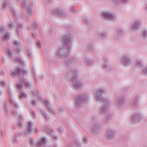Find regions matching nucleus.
Returning a JSON list of instances; mask_svg holds the SVG:
<instances>
[{"label":"nucleus","instance_id":"63","mask_svg":"<svg viewBox=\"0 0 147 147\" xmlns=\"http://www.w3.org/2000/svg\"><path fill=\"white\" fill-rule=\"evenodd\" d=\"M84 22H85V23H87V19L86 18H84Z\"/></svg>","mask_w":147,"mask_h":147},{"label":"nucleus","instance_id":"48","mask_svg":"<svg viewBox=\"0 0 147 147\" xmlns=\"http://www.w3.org/2000/svg\"><path fill=\"white\" fill-rule=\"evenodd\" d=\"M9 28L10 29L13 27L14 26V24L11 22H9L8 24Z\"/></svg>","mask_w":147,"mask_h":147},{"label":"nucleus","instance_id":"44","mask_svg":"<svg viewBox=\"0 0 147 147\" xmlns=\"http://www.w3.org/2000/svg\"><path fill=\"white\" fill-rule=\"evenodd\" d=\"M28 5V3L27 2H24L22 3V7L25 9V10H26L27 8V6Z\"/></svg>","mask_w":147,"mask_h":147},{"label":"nucleus","instance_id":"5","mask_svg":"<svg viewBox=\"0 0 147 147\" xmlns=\"http://www.w3.org/2000/svg\"><path fill=\"white\" fill-rule=\"evenodd\" d=\"M100 16L102 19L104 20H113L115 19V14L112 12L108 10H104L102 11Z\"/></svg>","mask_w":147,"mask_h":147},{"label":"nucleus","instance_id":"52","mask_svg":"<svg viewBox=\"0 0 147 147\" xmlns=\"http://www.w3.org/2000/svg\"><path fill=\"white\" fill-rule=\"evenodd\" d=\"M121 3L125 4L128 3L129 0H120Z\"/></svg>","mask_w":147,"mask_h":147},{"label":"nucleus","instance_id":"28","mask_svg":"<svg viewBox=\"0 0 147 147\" xmlns=\"http://www.w3.org/2000/svg\"><path fill=\"white\" fill-rule=\"evenodd\" d=\"M12 43L16 47L18 51V54H19V52L22 50L21 44L20 42L18 41L13 40L12 41Z\"/></svg>","mask_w":147,"mask_h":147},{"label":"nucleus","instance_id":"53","mask_svg":"<svg viewBox=\"0 0 147 147\" xmlns=\"http://www.w3.org/2000/svg\"><path fill=\"white\" fill-rule=\"evenodd\" d=\"M58 109L59 111H60L61 112H62L64 111V109L62 106H60L58 107Z\"/></svg>","mask_w":147,"mask_h":147},{"label":"nucleus","instance_id":"47","mask_svg":"<svg viewBox=\"0 0 147 147\" xmlns=\"http://www.w3.org/2000/svg\"><path fill=\"white\" fill-rule=\"evenodd\" d=\"M12 141L13 143H17L18 142V140L17 139V136L15 135L14 137L13 138Z\"/></svg>","mask_w":147,"mask_h":147},{"label":"nucleus","instance_id":"21","mask_svg":"<svg viewBox=\"0 0 147 147\" xmlns=\"http://www.w3.org/2000/svg\"><path fill=\"white\" fill-rule=\"evenodd\" d=\"M124 30L122 28H119L116 31L114 34V36L117 38H119L123 36Z\"/></svg>","mask_w":147,"mask_h":147},{"label":"nucleus","instance_id":"45","mask_svg":"<svg viewBox=\"0 0 147 147\" xmlns=\"http://www.w3.org/2000/svg\"><path fill=\"white\" fill-rule=\"evenodd\" d=\"M36 93L37 94L38 98V100L39 101L42 100V99L41 96V94L40 92L38 91H37L36 92Z\"/></svg>","mask_w":147,"mask_h":147},{"label":"nucleus","instance_id":"10","mask_svg":"<svg viewBox=\"0 0 147 147\" xmlns=\"http://www.w3.org/2000/svg\"><path fill=\"white\" fill-rule=\"evenodd\" d=\"M23 85H24L27 88H30L31 86L30 84L25 80L23 77H20L19 81L17 83V86L19 89L21 90L22 88Z\"/></svg>","mask_w":147,"mask_h":147},{"label":"nucleus","instance_id":"18","mask_svg":"<svg viewBox=\"0 0 147 147\" xmlns=\"http://www.w3.org/2000/svg\"><path fill=\"white\" fill-rule=\"evenodd\" d=\"M115 104L117 107L120 108L122 107L125 104L124 97L121 96L119 98L116 99Z\"/></svg>","mask_w":147,"mask_h":147},{"label":"nucleus","instance_id":"11","mask_svg":"<svg viewBox=\"0 0 147 147\" xmlns=\"http://www.w3.org/2000/svg\"><path fill=\"white\" fill-rule=\"evenodd\" d=\"M142 24V21L139 19L134 20L131 24L130 28L133 31H135L138 30L140 26Z\"/></svg>","mask_w":147,"mask_h":147},{"label":"nucleus","instance_id":"16","mask_svg":"<svg viewBox=\"0 0 147 147\" xmlns=\"http://www.w3.org/2000/svg\"><path fill=\"white\" fill-rule=\"evenodd\" d=\"M5 54L8 56L10 57L13 61L16 62H18L22 64H24V62L23 61L22 59H21L20 58H17L12 57V52L9 48H7L5 50Z\"/></svg>","mask_w":147,"mask_h":147},{"label":"nucleus","instance_id":"42","mask_svg":"<svg viewBox=\"0 0 147 147\" xmlns=\"http://www.w3.org/2000/svg\"><path fill=\"white\" fill-rule=\"evenodd\" d=\"M28 143L31 146H33L34 144V141L32 138H28Z\"/></svg>","mask_w":147,"mask_h":147},{"label":"nucleus","instance_id":"31","mask_svg":"<svg viewBox=\"0 0 147 147\" xmlns=\"http://www.w3.org/2000/svg\"><path fill=\"white\" fill-rule=\"evenodd\" d=\"M46 139L45 137H42L38 140L36 146L40 147L44 144L46 142Z\"/></svg>","mask_w":147,"mask_h":147},{"label":"nucleus","instance_id":"36","mask_svg":"<svg viewBox=\"0 0 147 147\" xmlns=\"http://www.w3.org/2000/svg\"><path fill=\"white\" fill-rule=\"evenodd\" d=\"M40 114H42L44 117L45 119H47V114L45 111L42 109H41L40 111Z\"/></svg>","mask_w":147,"mask_h":147},{"label":"nucleus","instance_id":"19","mask_svg":"<svg viewBox=\"0 0 147 147\" xmlns=\"http://www.w3.org/2000/svg\"><path fill=\"white\" fill-rule=\"evenodd\" d=\"M82 61L84 64L88 67L91 66L95 63L94 60L88 57L84 58Z\"/></svg>","mask_w":147,"mask_h":147},{"label":"nucleus","instance_id":"39","mask_svg":"<svg viewBox=\"0 0 147 147\" xmlns=\"http://www.w3.org/2000/svg\"><path fill=\"white\" fill-rule=\"evenodd\" d=\"M120 3V0H112V3L115 5H118Z\"/></svg>","mask_w":147,"mask_h":147},{"label":"nucleus","instance_id":"41","mask_svg":"<svg viewBox=\"0 0 147 147\" xmlns=\"http://www.w3.org/2000/svg\"><path fill=\"white\" fill-rule=\"evenodd\" d=\"M10 10L13 17L15 18L16 17V11L13 9H10Z\"/></svg>","mask_w":147,"mask_h":147},{"label":"nucleus","instance_id":"22","mask_svg":"<svg viewBox=\"0 0 147 147\" xmlns=\"http://www.w3.org/2000/svg\"><path fill=\"white\" fill-rule=\"evenodd\" d=\"M7 92L9 97L10 102L11 104L13 105L16 108L18 107V105L17 103L14 100L11 98L12 95L10 87L9 86L8 89L7 90Z\"/></svg>","mask_w":147,"mask_h":147},{"label":"nucleus","instance_id":"9","mask_svg":"<svg viewBox=\"0 0 147 147\" xmlns=\"http://www.w3.org/2000/svg\"><path fill=\"white\" fill-rule=\"evenodd\" d=\"M107 138L109 140L113 139L115 137L117 132L115 130L111 127H109L106 131Z\"/></svg>","mask_w":147,"mask_h":147},{"label":"nucleus","instance_id":"1","mask_svg":"<svg viewBox=\"0 0 147 147\" xmlns=\"http://www.w3.org/2000/svg\"><path fill=\"white\" fill-rule=\"evenodd\" d=\"M88 94H82L78 96L75 99V104L76 107L80 108L82 106L84 102L89 98Z\"/></svg>","mask_w":147,"mask_h":147},{"label":"nucleus","instance_id":"60","mask_svg":"<svg viewBox=\"0 0 147 147\" xmlns=\"http://www.w3.org/2000/svg\"><path fill=\"white\" fill-rule=\"evenodd\" d=\"M83 140L84 141L85 143H87V139L86 138L83 139Z\"/></svg>","mask_w":147,"mask_h":147},{"label":"nucleus","instance_id":"33","mask_svg":"<svg viewBox=\"0 0 147 147\" xmlns=\"http://www.w3.org/2000/svg\"><path fill=\"white\" fill-rule=\"evenodd\" d=\"M98 36L102 39L106 38L107 35L106 32L104 30L99 31L98 32Z\"/></svg>","mask_w":147,"mask_h":147},{"label":"nucleus","instance_id":"38","mask_svg":"<svg viewBox=\"0 0 147 147\" xmlns=\"http://www.w3.org/2000/svg\"><path fill=\"white\" fill-rule=\"evenodd\" d=\"M27 94L25 92L23 91H22L20 95V98H26L27 97Z\"/></svg>","mask_w":147,"mask_h":147},{"label":"nucleus","instance_id":"27","mask_svg":"<svg viewBox=\"0 0 147 147\" xmlns=\"http://www.w3.org/2000/svg\"><path fill=\"white\" fill-rule=\"evenodd\" d=\"M33 125L31 121L28 122L25 128V131L27 134H32V130L31 129V127Z\"/></svg>","mask_w":147,"mask_h":147},{"label":"nucleus","instance_id":"32","mask_svg":"<svg viewBox=\"0 0 147 147\" xmlns=\"http://www.w3.org/2000/svg\"><path fill=\"white\" fill-rule=\"evenodd\" d=\"M140 37L143 40H144L147 38V30H143L141 31L140 33Z\"/></svg>","mask_w":147,"mask_h":147},{"label":"nucleus","instance_id":"56","mask_svg":"<svg viewBox=\"0 0 147 147\" xmlns=\"http://www.w3.org/2000/svg\"><path fill=\"white\" fill-rule=\"evenodd\" d=\"M36 43H37V45L40 48H41V45L40 42V41L39 40H37Z\"/></svg>","mask_w":147,"mask_h":147},{"label":"nucleus","instance_id":"54","mask_svg":"<svg viewBox=\"0 0 147 147\" xmlns=\"http://www.w3.org/2000/svg\"><path fill=\"white\" fill-rule=\"evenodd\" d=\"M32 25L33 29H35L36 28V26L35 21H33L32 22Z\"/></svg>","mask_w":147,"mask_h":147},{"label":"nucleus","instance_id":"40","mask_svg":"<svg viewBox=\"0 0 147 147\" xmlns=\"http://www.w3.org/2000/svg\"><path fill=\"white\" fill-rule=\"evenodd\" d=\"M23 28V26L21 24H20L18 25V28L16 30V33L17 34H18L19 31L22 30Z\"/></svg>","mask_w":147,"mask_h":147},{"label":"nucleus","instance_id":"13","mask_svg":"<svg viewBox=\"0 0 147 147\" xmlns=\"http://www.w3.org/2000/svg\"><path fill=\"white\" fill-rule=\"evenodd\" d=\"M27 72L24 69L18 68L12 71L10 74L11 76L12 77H16L17 74L22 76H24L27 74Z\"/></svg>","mask_w":147,"mask_h":147},{"label":"nucleus","instance_id":"30","mask_svg":"<svg viewBox=\"0 0 147 147\" xmlns=\"http://www.w3.org/2000/svg\"><path fill=\"white\" fill-rule=\"evenodd\" d=\"M53 13L55 14L61 16L64 14V12L62 8L59 7L54 11Z\"/></svg>","mask_w":147,"mask_h":147},{"label":"nucleus","instance_id":"3","mask_svg":"<svg viewBox=\"0 0 147 147\" xmlns=\"http://www.w3.org/2000/svg\"><path fill=\"white\" fill-rule=\"evenodd\" d=\"M107 90L103 87H100L94 91V93L96 96V100L100 102H104L107 101L105 98L102 97L103 93L106 92Z\"/></svg>","mask_w":147,"mask_h":147},{"label":"nucleus","instance_id":"15","mask_svg":"<svg viewBox=\"0 0 147 147\" xmlns=\"http://www.w3.org/2000/svg\"><path fill=\"white\" fill-rule=\"evenodd\" d=\"M80 59L75 57H68L65 61V64L67 65H70L71 64L75 63L78 62Z\"/></svg>","mask_w":147,"mask_h":147},{"label":"nucleus","instance_id":"14","mask_svg":"<svg viewBox=\"0 0 147 147\" xmlns=\"http://www.w3.org/2000/svg\"><path fill=\"white\" fill-rule=\"evenodd\" d=\"M41 129L44 132H47V134L49 135L50 136H51L53 140H57L58 139V136H57L55 134L53 131H50L48 127L45 125L41 127Z\"/></svg>","mask_w":147,"mask_h":147},{"label":"nucleus","instance_id":"46","mask_svg":"<svg viewBox=\"0 0 147 147\" xmlns=\"http://www.w3.org/2000/svg\"><path fill=\"white\" fill-rule=\"evenodd\" d=\"M6 5L5 2H3V3L1 4L0 9L3 10L6 7Z\"/></svg>","mask_w":147,"mask_h":147},{"label":"nucleus","instance_id":"2","mask_svg":"<svg viewBox=\"0 0 147 147\" xmlns=\"http://www.w3.org/2000/svg\"><path fill=\"white\" fill-rule=\"evenodd\" d=\"M71 50H69L68 48H66V46H59L57 49L56 55L57 57L60 58L66 57L69 56Z\"/></svg>","mask_w":147,"mask_h":147},{"label":"nucleus","instance_id":"57","mask_svg":"<svg viewBox=\"0 0 147 147\" xmlns=\"http://www.w3.org/2000/svg\"><path fill=\"white\" fill-rule=\"evenodd\" d=\"M0 85L2 86H5V82L4 81H2L1 82Z\"/></svg>","mask_w":147,"mask_h":147},{"label":"nucleus","instance_id":"35","mask_svg":"<svg viewBox=\"0 0 147 147\" xmlns=\"http://www.w3.org/2000/svg\"><path fill=\"white\" fill-rule=\"evenodd\" d=\"M87 48L90 51H94L95 50V49L94 45L91 44H89Z\"/></svg>","mask_w":147,"mask_h":147},{"label":"nucleus","instance_id":"17","mask_svg":"<svg viewBox=\"0 0 147 147\" xmlns=\"http://www.w3.org/2000/svg\"><path fill=\"white\" fill-rule=\"evenodd\" d=\"M71 83L73 88L75 90H79L83 86V84L81 81H77L76 79V80L73 81Z\"/></svg>","mask_w":147,"mask_h":147},{"label":"nucleus","instance_id":"43","mask_svg":"<svg viewBox=\"0 0 147 147\" xmlns=\"http://www.w3.org/2000/svg\"><path fill=\"white\" fill-rule=\"evenodd\" d=\"M142 74L144 75H147V65L144 68L142 72Z\"/></svg>","mask_w":147,"mask_h":147},{"label":"nucleus","instance_id":"6","mask_svg":"<svg viewBox=\"0 0 147 147\" xmlns=\"http://www.w3.org/2000/svg\"><path fill=\"white\" fill-rule=\"evenodd\" d=\"M120 63L123 66L125 67H128L131 63L130 55L128 54L123 55L120 58Z\"/></svg>","mask_w":147,"mask_h":147},{"label":"nucleus","instance_id":"12","mask_svg":"<svg viewBox=\"0 0 147 147\" xmlns=\"http://www.w3.org/2000/svg\"><path fill=\"white\" fill-rule=\"evenodd\" d=\"M105 103L103 106L100 107L97 111L102 115H104L107 113L108 107L110 106V101L109 100H107L105 102Z\"/></svg>","mask_w":147,"mask_h":147},{"label":"nucleus","instance_id":"34","mask_svg":"<svg viewBox=\"0 0 147 147\" xmlns=\"http://www.w3.org/2000/svg\"><path fill=\"white\" fill-rule=\"evenodd\" d=\"M111 116L110 114L108 113L106 115V118L104 120V122L105 123H108L110 120L111 119Z\"/></svg>","mask_w":147,"mask_h":147},{"label":"nucleus","instance_id":"49","mask_svg":"<svg viewBox=\"0 0 147 147\" xmlns=\"http://www.w3.org/2000/svg\"><path fill=\"white\" fill-rule=\"evenodd\" d=\"M28 11L30 15H31L32 14V11L31 7L29 6H28Z\"/></svg>","mask_w":147,"mask_h":147},{"label":"nucleus","instance_id":"26","mask_svg":"<svg viewBox=\"0 0 147 147\" xmlns=\"http://www.w3.org/2000/svg\"><path fill=\"white\" fill-rule=\"evenodd\" d=\"M0 31L2 32V33H6V34L3 35V37L2 38V39L4 40H7L9 39V36H10V33L9 32H7L5 30V28L3 27H0Z\"/></svg>","mask_w":147,"mask_h":147},{"label":"nucleus","instance_id":"62","mask_svg":"<svg viewBox=\"0 0 147 147\" xmlns=\"http://www.w3.org/2000/svg\"><path fill=\"white\" fill-rule=\"evenodd\" d=\"M71 11H72V12H74V7L72 6H71Z\"/></svg>","mask_w":147,"mask_h":147},{"label":"nucleus","instance_id":"58","mask_svg":"<svg viewBox=\"0 0 147 147\" xmlns=\"http://www.w3.org/2000/svg\"><path fill=\"white\" fill-rule=\"evenodd\" d=\"M30 114L31 115H32L33 116V118H34L35 117H34V113L33 111H31L30 112Z\"/></svg>","mask_w":147,"mask_h":147},{"label":"nucleus","instance_id":"59","mask_svg":"<svg viewBox=\"0 0 147 147\" xmlns=\"http://www.w3.org/2000/svg\"><path fill=\"white\" fill-rule=\"evenodd\" d=\"M62 128L61 127H59L58 129V131H62Z\"/></svg>","mask_w":147,"mask_h":147},{"label":"nucleus","instance_id":"25","mask_svg":"<svg viewBox=\"0 0 147 147\" xmlns=\"http://www.w3.org/2000/svg\"><path fill=\"white\" fill-rule=\"evenodd\" d=\"M140 97L139 95H136L133 98L132 102V105L135 107H137L140 105Z\"/></svg>","mask_w":147,"mask_h":147},{"label":"nucleus","instance_id":"8","mask_svg":"<svg viewBox=\"0 0 147 147\" xmlns=\"http://www.w3.org/2000/svg\"><path fill=\"white\" fill-rule=\"evenodd\" d=\"M143 118V116L140 115L139 113L136 112L131 115L130 120L132 123L136 124L140 122Z\"/></svg>","mask_w":147,"mask_h":147},{"label":"nucleus","instance_id":"55","mask_svg":"<svg viewBox=\"0 0 147 147\" xmlns=\"http://www.w3.org/2000/svg\"><path fill=\"white\" fill-rule=\"evenodd\" d=\"M18 126L19 127H21L22 124L20 120H18Z\"/></svg>","mask_w":147,"mask_h":147},{"label":"nucleus","instance_id":"4","mask_svg":"<svg viewBox=\"0 0 147 147\" xmlns=\"http://www.w3.org/2000/svg\"><path fill=\"white\" fill-rule=\"evenodd\" d=\"M74 38V37L70 34L66 35L62 38V41L65 45L66 48H68L69 50H71V43Z\"/></svg>","mask_w":147,"mask_h":147},{"label":"nucleus","instance_id":"24","mask_svg":"<svg viewBox=\"0 0 147 147\" xmlns=\"http://www.w3.org/2000/svg\"><path fill=\"white\" fill-rule=\"evenodd\" d=\"M44 102L47 107L48 110L51 113L54 114L55 113L56 111L50 104L49 101L47 99H45Z\"/></svg>","mask_w":147,"mask_h":147},{"label":"nucleus","instance_id":"61","mask_svg":"<svg viewBox=\"0 0 147 147\" xmlns=\"http://www.w3.org/2000/svg\"><path fill=\"white\" fill-rule=\"evenodd\" d=\"M44 3H47L49 2L50 0H44Z\"/></svg>","mask_w":147,"mask_h":147},{"label":"nucleus","instance_id":"29","mask_svg":"<svg viewBox=\"0 0 147 147\" xmlns=\"http://www.w3.org/2000/svg\"><path fill=\"white\" fill-rule=\"evenodd\" d=\"M144 65V63L143 60L141 58H137L136 64V67L138 68H141Z\"/></svg>","mask_w":147,"mask_h":147},{"label":"nucleus","instance_id":"23","mask_svg":"<svg viewBox=\"0 0 147 147\" xmlns=\"http://www.w3.org/2000/svg\"><path fill=\"white\" fill-rule=\"evenodd\" d=\"M100 127V126L97 122H94L91 126V128L94 133L98 131Z\"/></svg>","mask_w":147,"mask_h":147},{"label":"nucleus","instance_id":"50","mask_svg":"<svg viewBox=\"0 0 147 147\" xmlns=\"http://www.w3.org/2000/svg\"><path fill=\"white\" fill-rule=\"evenodd\" d=\"M3 113L5 114H6L7 112V109L6 106L5 105H4L3 106Z\"/></svg>","mask_w":147,"mask_h":147},{"label":"nucleus","instance_id":"37","mask_svg":"<svg viewBox=\"0 0 147 147\" xmlns=\"http://www.w3.org/2000/svg\"><path fill=\"white\" fill-rule=\"evenodd\" d=\"M68 147H80V146L78 143L76 142L74 144L69 145Z\"/></svg>","mask_w":147,"mask_h":147},{"label":"nucleus","instance_id":"51","mask_svg":"<svg viewBox=\"0 0 147 147\" xmlns=\"http://www.w3.org/2000/svg\"><path fill=\"white\" fill-rule=\"evenodd\" d=\"M31 104L32 106L35 105L36 104V101L35 100H33L31 101Z\"/></svg>","mask_w":147,"mask_h":147},{"label":"nucleus","instance_id":"20","mask_svg":"<svg viewBox=\"0 0 147 147\" xmlns=\"http://www.w3.org/2000/svg\"><path fill=\"white\" fill-rule=\"evenodd\" d=\"M102 60L103 62L102 63L101 67L102 69H107L109 68V66L108 64V61L109 60V58L107 56H105L102 59Z\"/></svg>","mask_w":147,"mask_h":147},{"label":"nucleus","instance_id":"64","mask_svg":"<svg viewBox=\"0 0 147 147\" xmlns=\"http://www.w3.org/2000/svg\"><path fill=\"white\" fill-rule=\"evenodd\" d=\"M145 9L147 11V4H146L145 5Z\"/></svg>","mask_w":147,"mask_h":147},{"label":"nucleus","instance_id":"7","mask_svg":"<svg viewBox=\"0 0 147 147\" xmlns=\"http://www.w3.org/2000/svg\"><path fill=\"white\" fill-rule=\"evenodd\" d=\"M77 76V72L76 70L69 71L65 76V78L67 80L71 81L76 80Z\"/></svg>","mask_w":147,"mask_h":147}]
</instances>
